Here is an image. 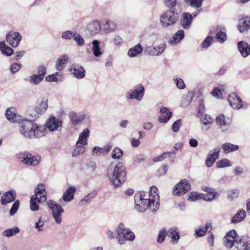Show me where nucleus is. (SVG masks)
Masks as SVG:
<instances>
[{
	"label": "nucleus",
	"mask_w": 250,
	"mask_h": 250,
	"mask_svg": "<svg viewBox=\"0 0 250 250\" xmlns=\"http://www.w3.org/2000/svg\"><path fill=\"white\" fill-rule=\"evenodd\" d=\"M100 44V42L98 40H94L92 42L91 50L95 57H99L102 55Z\"/></svg>",
	"instance_id": "nucleus-38"
},
{
	"label": "nucleus",
	"mask_w": 250,
	"mask_h": 250,
	"mask_svg": "<svg viewBox=\"0 0 250 250\" xmlns=\"http://www.w3.org/2000/svg\"><path fill=\"white\" fill-rule=\"evenodd\" d=\"M85 118L86 115L84 113L76 114L73 112L70 115V118L72 123L76 125L81 123Z\"/></svg>",
	"instance_id": "nucleus-37"
},
{
	"label": "nucleus",
	"mask_w": 250,
	"mask_h": 250,
	"mask_svg": "<svg viewBox=\"0 0 250 250\" xmlns=\"http://www.w3.org/2000/svg\"><path fill=\"white\" fill-rule=\"evenodd\" d=\"M232 166L231 161L226 158L222 159L216 163V167L219 168L230 167Z\"/></svg>",
	"instance_id": "nucleus-47"
},
{
	"label": "nucleus",
	"mask_w": 250,
	"mask_h": 250,
	"mask_svg": "<svg viewBox=\"0 0 250 250\" xmlns=\"http://www.w3.org/2000/svg\"><path fill=\"white\" fill-rule=\"evenodd\" d=\"M20 231L19 228L17 227H14L12 228L7 229L3 231L2 235L6 237H12L17 234H18Z\"/></svg>",
	"instance_id": "nucleus-44"
},
{
	"label": "nucleus",
	"mask_w": 250,
	"mask_h": 250,
	"mask_svg": "<svg viewBox=\"0 0 250 250\" xmlns=\"http://www.w3.org/2000/svg\"><path fill=\"white\" fill-rule=\"evenodd\" d=\"M191 189L189 182L187 179H182L176 184L173 188L172 193L175 196H181Z\"/></svg>",
	"instance_id": "nucleus-8"
},
{
	"label": "nucleus",
	"mask_w": 250,
	"mask_h": 250,
	"mask_svg": "<svg viewBox=\"0 0 250 250\" xmlns=\"http://www.w3.org/2000/svg\"><path fill=\"white\" fill-rule=\"evenodd\" d=\"M173 81L176 85L177 87L179 89H184L186 87V84L184 81L178 78H174Z\"/></svg>",
	"instance_id": "nucleus-55"
},
{
	"label": "nucleus",
	"mask_w": 250,
	"mask_h": 250,
	"mask_svg": "<svg viewBox=\"0 0 250 250\" xmlns=\"http://www.w3.org/2000/svg\"><path fill=\"white\" fill-rule=\"evenodd\" d=\"M75 32L67 31L63 32L62 34V38L66 40L73 39Z\"/></svg>",
	"instance_id": "nucleus-61"
},
{
	"label": "nucleus",
	"mask_w": 250,
	"mask_h": 250,
	"mask_svg": "<svg viewBox=\"0 0 250 250\" xmlns=\"http://www.w3.org/2000/svg\"><path fill=\"white\" fill-rule=\"evenodd\" d=\"M20 202L18 200L16 201L12 206L10 210V214L11 216L14 215L19 208Z\"/></svg>",
	"instance_id": "nucleus-59"
},
{
	"label": "nucleus",
	"mask_w": 250,
	"mask_h": 250,
	"mask_svg": "<svg viewBox=\"0 0 250 250\" xmlns=\"http://www.w3.org/2000/svg\"><path fill=\"white\" fill-rule=\"evenodd\" d=\"M32 197L37 199V202L39 203H42L46 201L47 194L44 186L43 185H38L35 189V194L32 195Z\"/></svg>",
	"instance_id": "nucleus-15"
},
{
	"label": "nucleus",
	"mask_w": 250,
	"mask_h": 250,
	"mask_svg": "<svg viewBox=\"0 0 250 250\" xmlns=\"http://www.w3.org/2000/svg\"><path fill=\"white\" fill-rule=\"evenodd\" d=\"M135 207L139 212H144L149 209L156 212L159 208L160 199L158 188L152 186L148 192L141 191L134 196Z\"/></svg>",
	"instance_id": "nucleus-1"
},
{
	"label": "nucleus",
	"mask_w": 250,
	"mask_h": 250,
	"mask_svg": "<svg viewBox=\"0 0 250 250\" xmlns=\"http://www.w3.org/2000/svg\"><path fill=\"white\" fill-rule=\"evenodd\" d=\"M167 235L168 237L171 238V243L173 244H176L179 241L180 234L177 228L172 227L169 228L167 231Z\"/></svg>",
	"instance_id": "nucleus-23"
},
{
	"label": "nucleus",
	"mask_w": 250,
	"mask_h": 250,
	"mask_svg": "<svg viewBox=\"0 0 250 250\" xmlns=\"http://www.w3.org/2000/svg\"><path fill=\"white\" fill-rule=\"evenodd\" d=\"M222 148L224 152L228 154L237 150L239 148V146L229 143H226L222 145Z\"/></svg>",
	"instance_id": "nucleus-40"
},
{
	"label": "nucleus",
	"mask_w": 250,
	"mask_h": 250,
	"mask_svg": "<svg viewBox=\"0 0 250 250\" xmlns=\"http://www.w3.org/2000/svg\"><path fill=\"white\" fill-rule=\"evenodd\" d=\"M103 25L104 31L107 33L114 32L117 29V25L116 22L109 20L104 21Z\"/></svg>",
	"instance_id": "nucleus-26"
},
{
	"label": "nucleus",
	"mask_w": 250,
	"mask_h": 250,
	"mask_svg": "<svg viewBox=\"0 0 250 250\" xmlns=\"http://www.w3.org/2000/svg\"><path fill=\"white\" fill-rule=\"evenodd\" d=\"M73 40L80 46H83L85 44L84 40L82 36L76 32L73 38Z\"/></svg>",
	"instance_id": "nucleus-50"
},
{
	"label": "nucleus",
	"mask_w": 250,
	"mask_h": 250,
	"mask_svg": "<svg viewBox=\"0 0 250 250\" xmlns=\"http://www.w3.org/2000/svg\"><path fill=\"white\" fill-rule=\"evenodd\" d=\"M94 198L93 194L89 193L82 199L78 203L80 206H83L89 203Z\"/></svg>",
	"instance_id": "nucleus-52"
},
{
	"label": "nucleus",
	"mask_w": 250,
	"mask_h": 250,
	"mask_svg": "<svg viewBox=\"0 0 250 250\" xmlns=\"http://www.w3.org/2000/svg\"><path fill=\"white\" fill-rule=\"evenodd\" d=\"M202 190L207 192V194H203V199L206 201H212L219 196V194L215 189L208 187H204Z\"/></svg>",
	"instance_id": "nucleus-19"
},
{
	"label": "nucleus",
	"mask_w": 250,
	"mask_h": 250,
	"mask_svg": "<svg viewBox=\"0 0 250 250\" xmlns=\"http://www.w3.org/2000/svg\"><path fill=\"white\" fill-rule=\"evenodd\" d=\"M170 154H171V153L169 152H164L162 155L155 157L153 159V161L155 162L162 161L164 159L169 157L170 156Z\"/></svg>",
	"instance_id": "nucleus-58"
},
{
	"label": "nucleus",
	"mask_w": 250,
	"mask_h": 250,
	"mask_svg": "<svg viewBox=\"0 0 250 250\" xmlns=\"http://www.w3.org/2000/svg\"><path fill=\"white\" fill-rule=\"evenodd\" d=\"M177 17L171 10L165 11L160 17V22L164 27H167L176 22Z\"/></svg>",
	"instance_id": "nucleus-7"
},
{
	"label": "nucleus",
	"mask_w": 250,
	"mask_h": 250,
	"mask_svg": "<svg viewBox=\"0 0 250 250\" xmlns=\"http://www.w3.org/2000/svg\"><path fill=\"white\" fill-rule=\"evenodd\" d=\"M113 42L115 45L121 46L123 43V39L120 36L116 35L114 36Z\"/></svg>",
	"instance_id": "nucleus-60"
},
{
	"label": "nucleus",
	"mask_w": 250,
	"mask_h": 250,
	"mask_svg": "<svg viewBox=\"0 0 250 250\" xmlns=\"http://www.w3.org/2000/svg\"><path fill=\"white\" fill-rule=\"evenodd\" d=\"M48 108V99L44 96H40L36 99L34 108L29 107L26 114L31 118L37 119L39 116L43 115Z\"/></svg>",
	"instance_id": "nucleus-5"
},
{
	"label": "nucleus",
	"mask_w": 250,
	"mask_h": 250,
	"mask_svg": "<svg viewBox=\"0 0 250 250\" xmlns=\"http://www.w3.org/2000/svg\"><path fill=\"white\" fill-rule=\"evenodd\" d=\"M235 249L238 250H250V238L245 236L239 238Z\"/></svg>",
	"instance_id": "nucleus-24"
},
{
	"label": "nucleus",
	"mask_w": 250,
	"mask_h": 250,
	"mask_svg": "<svg viewBox=\"0 0 250 250\" xmlns=\"http://www.w3.org/2000/svg\"><path fill=\"white\" fill-rule=\"evenodd\" d=\"M167 230L164 228H162L160 230L157 238V242L158 243L161 244L164 241L166 236L167 235Z\"/></svg>",
	"instance_id": "nucleus-54"
},
{
	"label": "nucleus",
	"mask_w": 250,
	"mask_h": 250,
	"mask_svg": "<svg viewBox=\"0 0 250 250\" xmlns=\"http://www.w3.org/2000/svg\"><path fill=\"white\" fill-rule=\"evenodd\" d=\"M62 126V122L53 116H51L46 120L45 124V129L50 131H58L61 129Z\"/></svg>",
	"instance_id": "nucleus-12"
},
{
	"label": "nucleus",
	"mask_w": 250,
	"mask_h": 250,
	"mask_svg": "<svg viewBox=\"0 0 250 250\" xmlns=\"http://www.w3.org/2000/svg\"><path fill=\"white\" fill-rule=\"evenodd\" d=\"M211 230V225L210 223H207L205 227L196 229L195 230L196 234L199 237L204 236L206 232H209Z\"/></svg>",
	"instance_id": "nucleus-39"
},
{
	"label": "nucleus",
	"mask_w": 250,
	"mask_h": 250,
	"mask_svg": "<svg viewBox=\"0 0 250 250\" xmlns=\"http://www.w3.org/2000/svg\"><path fill=\"white\" fill-rule=\"evenodd\" d=\"M69 60L68 55H60L57 59L55 63V68L58 71H62L65 69Z\"/></svg>",
	"instance_id": "nucleus-20"
},
{
	"label": "nucleus",
	"mask_w": 250,
	"mask_h": 250,
	"mask_svg": "<svg viewBox=\"0 0 250 250\" xmlns=\"http://www.w3.org/2000/svg\"><path fill=\"white\" fill-rule=\"evenodd\" d=\"M43 78L38 74H33L27 79L28 82L32 84L38 85L42 81Z\"/></svg>",
	"instance_id": "nucleus-46"
},
{
	"label": "nucleus",
	"mask_w": 250,
	"mask_h": 250,
	"mask_svg": "<svg viewBox=\"0 0 250 250\" xmlns=\"http://www.w3.org/2000/svg\"><path fill=\"white\" fill-rule=\"evenodd\" d=\"M238 48L243 57H246L250 54V45L246 42H239L238 43Z\"/></svg>",
	"instance_id": "nucleus-29"
},
{
	"label": "nucleus",
	"mask_w": 250,
	"mask_h": 250,
	"mask_svg": "<svg viewBox=\"0 0 250 250\" xmlns=\"http://www.w3.org/2000/svg\"><path fill=\"white\" fill-rule=\"evenodd\" d=\"M5 116L9 121L14 123H19L20 126L21 123L25 120L22 117L17 113L16 109L13 107L7 109Z\"/></svg>",
	"instance_id": "nucleus-13"
},
{
	"label": "nucleus",
	"mask_w": 250,
	"mask_h": 250,
	"mask_svg": "<svg viewBox=\"0 0 250 250\" xmlns=\"http://www.w3.org/2000/svg\"><path fill=\"white\" fill-rule=\"evenodd\" d=\"M64 79L63 73L57 72L45 77V81L48 82H59L62 81Z\"/></svg>",
	"instance_id": "nucleus-32"
},
{
	"label": "nucleus",
	"mask_w": 250,
	"mask_h": 250,
	"mask_svg": "<svg viewBox=\"0 0 250 250\" xmlns=\"http://www.w3.org/2000/svg\"><path fill=\"white\" fill-rule=\"evenodd\" d=\"M46 73V67L41 65L38 67V75L41 76L42 78H44V76Z\"/></svg>",
	"instance_id": "nucleus-64"
},
{
	"label": "nucleus",
	"mask_w": 250,
	"mask_h": 250,
	"mask_svg": "<svg viewBox=\"0 0 250 250\" xmlns=\"http://www.w3.org/2000/svg\"><path fill=\"white\" fill-rule=\"evenodd\" d=\"M115 238L120 245H125L127 242H132L135 239L134 233L125 227L123 223H119L115 228Z\"/></svg>",
	"instance_id": "nucleus-4"
},
{
	"label": "nucleus",
	"mask_w": 250,
	"mask_h": 250,
	"mask_svg": "<svg viewBox=\"0 0 250 250\" xmlns=\"http://www.w3.org/2000/svg\"><path fill=\"white\" fill-rule=\"evenodd\" d=\"M71 74L78 79L83 78L85 75L83 67L78 65H72L69 68Z\"/></svg>",
	"instance_id": "nucleus-21"
},
{
	"label": "nucleus",
	"mask_w": 250,
	"mask_h": 250,
	"mask_svg": "<svg viewBox=\"0 0 250 250\" xmlns=\"http://www.w3.org/2000/svg\"><path fill=\"white\" fill-rule=\"evenodd\" d=\"M47 205L54 222L58 225H61L62 222V214L64 209L59 204L54 201L50 200L47 202Z\"/></svg>",
	"instance_id": "nucleus-6"
},
{
	"label": "nucleus",
	"mask_w": 250,
	"mask_h": 250,
	"mask_svg": "<svg viewBox=\"0 0 250 250\" xmlns=\"http://www.w3.org/2000/svg\"><path fill=\"white\" fill-rule=\"evenodd\" d=\"M21 36L18 32H10L6 36V41L12 47H16L19 44Z\"/></svg>",
	"instance_id": "nucleus-17"
},
{
	"label": "nucleus",
	"mask_w": 250,
	"mask_h": 250,
	"mask_svg": "<svg viewBox=\"0 0 250 250\" xmlns=\"http://www.w3.org/2000/svg\"><path fill=\"white\" fill-rule=\"evenodd\" d=\"M184 37V32L182 30L177 31L169 40L170 43H177Z\"/></svg>",
	"instance_id": "nucleus-42"
},
{
	"label": "nucleus",
	"mask_w": 250,
	"mask_h": 250,
	"mask_svg": "<svg viewBox=\"0 0 250 250\" xmlns=\"http://www.w3.org/2000/svg\"><path fill=\"white\" fill-rule=\"evenodd\" d=\"M107 176L115 187H120L125 180V167L121 163H118L115 166L110 165L107 169Z\"/></svg>",
	"instance_id": "nucleus-3"
},
{
	"label": "nucleus",
	"mask_w": 250,
	"mask_h": 250,
	"mask_svg": "<svg viewBox=\"0 0 250 250\" xmlns=\"http://www.w3.org/2000/svg\"><path fill=\"white\" fill-rule=\"evenodd\" d=\"M216 39L220 42H224L227 39L226 33L222 31L218 32L216 34Z\"/></svg>",
	"instance_id": "nucleus-62"
},
{
	"label": "nucleus",
	"mask_w": 250,
	"mask_h": 250,
	"mask_svg": "<svg viewBox=\"0 0 250 250\" xmlns=\"http://www.w3.org/2000/svg\"><path fill=\"white\" fill-rule=\"evenodd\" d=\"M200 120L202 123L204 125V126H202V128H204L206 129H208L210 127L214 121V119L208 114L202 115Z\"/></svg>",
	"instance_id": "nucleus-35"
},
{
	"label": "nucleus",
	"mask_w": 250,
	"mask_h": 250,
	"mask_svg": "<svg viewBox=\"0 0 250 250\" xmlns=\"http://www.w3.org/2000/svg\"><path fill=\"white\" fill-rule=\"evenodd\" d=\"M239 239L235 230L229 231L223 239L224 246L228 248L234 247L235 248L237 243Z\"/></svg>",
	"instance_id": "nucleus-10"
},
{
	"label": "nucleus",
	"mask_w": 250,
	"mask_h": 250,
	"mask_svg": "<svg viewBox=\"0 0 250 250\" xmlns=\"http://www.w3.org/2000/svg\"><path fill=\"white\" fill-rule=\"evenodd\" d=\"M87 30L92 36L97 35L101 30L100 22L95 21L90 22L87 26Z\"/></svg>",
	"instance_id": "nucleus-22"
},
{
	"label": "nucleus",
	"mask_w": 250,
	"mask_h": 250,
	"mask_svg": "<svg viewBox=\"0 0 250 250\" xmlns=\"http://www.w3.org/2000/svg\"><path fill=\"white\" fill-rule=\"evenodd\" d=\"M192 21V17L191 14L185 13L182 14L181 25L185 29L189 27Z\"/></svg>",
	"instance_id": "nucleus-34"
},
{
	"label": "nucleus",
	"mask_w": 250,
	"mask_h": 250,
	"mask_svg": "<svg viewBox=\"0 0 250 250\" xmlns=\"http://www.w3.org/2000/svg\"><path fill=\"white\" fill-rule=\"evenodd\" d=\"M246 216V212L245 210L241 209L234 215L231 219V222L233 223L242 221Z\"/></svg>",
	"instance_id": "nucleus-41"
},
{
	"label": "nucleus",
	"mask_w": 250,
	"mask_h": 250,
	"mask_svg": "<svg viewBox=\"0 0 250 250\" xmlns=\"http://www.w3.org/2000/svg\"><path fill=\"white\" fill-rule=\"evenodd\" d=\"M160 115L159 117V121L162 123H167L172 116V113L169 110L165 107H163L160 109Z\"/></svg>",
	"instance_id": "nucleus-25"
},
{
	"label": "nucleus",
	"mask_w": 250,
	"mask_h": 250,
	"mask_svg": "<svg viewBox=\"0 0 250 250\" xmlns=\"http://www.w3.org/2000/svg\"><path fill=\"white\" fill-rule=\"evenodd\" d=\"M166 45L162 43L157 46H147L145 49V53L149 56H158L161 55L165 50Z\"/></svg>",
	"instance_id": "nucleus-14"
},
{
	"label": "nucleus",
	"mask_w": 250,
	"mask_h": 250,
	"mask_svg": "<svg viewBox=\"0 0 250 250\" xmlns=\"http://www.w3.org/2000/svg\"><path fill=\"white\" fill-rule=\"evenodd\" d=\"M250 28V20L247 18L242 19L240 20L239 23L238 25L239 31L243 33L248 30Z\"/></svg>",
	"instance_id": "nucleus-36"
},
{
	"label": "nucleus",
	"mask_w": 250,
	"mask_h": 250,
	"mask_svg": "<svg viewBox=\"0 0 250 250\" xmlns=\"http://www.w3.org/2000/svg\"><path fill=\"white\" fill-rule=\"evenodd\" d=\"M19 131L24 137L28 139L40 138L46 134L44 126L26 119L21 123Z\"/></svg>",
	"instance_id": "nucleus-2"
},
{
	"label": "nucleus",
	"mask_w": 250,
	"mask_h": 250,
	"mask_svg": "<svg viewBox=\"0 0 250 250\" xmlns=\"http://www.w3.org/2000/svg\"><path fill=\"white\" fill-rule=\"evenodd\" d=\"M220 150V148H215L212 152H210L209 156L212 157L213 160H216L219 157Z\"/></svg>",
	"instance_id": "nucleus-63"
},
{
	"label": "nucleus",
	"mask_w": 250,
	"mask_h": 250,
	"mask_svg": "<svg viewBox=\"0 0 250 250\" xmlns=\"http://www.w3.org/2000/svg\"><path fill=\"white\" fill-rule=\"evenodd\" d=\"M213 38L211 36L207 37L201 44V46L204 48H208L213 42Z\"/></svg>",
	"instance_id": "nucleus-56"
},
{
	"label": "nucleus",
	"mask_w": 250,
	"mask_h": 250,
	"mask_svg": "<svg viewBox=\"0 0 250 250\" xmlns=\"http://www.w3.org/2000/svg\"><path fill=\"white\" fill-rule=\"evenodd\" d=\"M16 197V192L14 190L8 191L4 193L1 198V203L6 204L13 201Z\"/></svg>",
	"instance_id": "nucleus-27"
},
{
	"label": "nucleus",
	"mask_w": 250,
	"mask_h": 250,
	"mask_svg": "<svg viewBox=\"0 0 250 250\" xmlns=\"http://www.w3.org/2000/svg\"><path fill=\"white\" fill-rule=\"evenodd\" d=\"M86 149V146L76 144V147L72 152V156L76 157L78 155L83 154Z\"/></svg>",
	"instance_id": "nucleus-48"
},
{
	"label": "nucleus",
	"mask_w": 250,
	"mask_h": 250,
	"mask_svg": "<svg viewBox=\"0 0 250 250\" xmlns=\"http://www.w3.org/2000/svg\"><path fill=\"white\" fill-rule=\"evenodd\" d=\"M225 90V86L222 84L219 85L217 87L213 88V89L210 92V94L216 99H222Z\"/></svg>",
	"instance_id": "nucleus-33"
},
{
	"label": "nucleus",
	"mask_w": 250,
	"mask_h": 250,
	"mask_svg": "<svg viewBox=\"0 0 250 250\" xmlns=\"http://www.w3.org/2000/svg\"><path fill=\"white\" fill-rule=\"evenodd\" d=\"M228 101L233 109H239L243 107L242 100L235 93H232L229 95Z\"/></svg>",
	"instance_id": "nucleus-18"
},
{
	"label": "nucleus",
	"mask_w": 250,
	"mask_h": 250,
	"mask_svg": "<svg viewBox=\"0 0 250 250\" xmlns=\"http://www.w3.org/2000/svg\"><path fill=\"white\" fill-rule=\"evenodd\" d=\"M0 49L2 53L7 56H10L14 53V50L4 42H0Z\"/></svg>",
	"instance_id": "nucleus-43"
},
{
	"label": "nucleus",
	"mask_w": 250,
	"mask_h": 250,
	"mask_svg": "<svg viewBox=\"0 0 250 250\" xmlns=\"http://www.w3.org/2000/svg\"><path fill=\"white\" fill-rule=\"evenodd\" d=\"M76 190V188L75 187H69L63 193L62 196L63 201L66 202L72 201L74 198V194Z\"/></svg>",
	"instance_id": "nucleus-31"
},
{
	"label": "nucleus",
	"mask_w": 250,
	"mask_h": 250,
	"mask_svg": "<svg viewBox=\"0 0 250 250\" xmlns=\"http://www.w3.org/2000/svg\"><path fill=\"white\" fill-rule=\"evenodd\" d=\"M37 202V199L31 197L30 201V208L32 211H37L39 210V207Z\"/></svg>",
	"instance_id": "nucleus-57"
},
{
	"label": "nucleus",
	"mask_w": 250,
	"mask_h": 250,
	"mask_svg": "<svg viewBox=\"0 0 250 250\" xmlns=\"http://www.w3.org/2000/svg\"><path fill=\"white\" fill-rule=\"evenodd\" d=\"M185 2L189 5L191 7L198 8L202 4L203 0H184Z\"/></svg>",
	"instance_id": "nucleus-49"
},
{
	"label": "nucleus",
	"mask_w": 250,
	"mask_h": 250,
	"mask_svg": "<svg viewBox=\"0 0 250 250\" xmlns=\"http://www.w3.org/2000/svg\"><path fill=\"white\" fill-rule=\"evenodd\" d=\"M90 131L88 128L84 129L79 135L76 144L86 146L87 144L88 137L89 136Z\"/></svg>",
	"instance_id": "nucleus-28"
},
{
	"label": "nucleus",
	"mask_w": 250,
	"mask_h": 250,
	"mask_svg": "<svg viewBox=\"0 0 250 250\" xmlns=\"http://www.w3.org/2000/svg\"><path fill=\"white\" fill-rule=\"evenodd\" d=\"M164 5L170 9H174L178 4V0H164Z\"/></svg>",
	"instance_id": "nucleus-53"
},
{
	"label": "nucleus",
	"mask_w": 250,
	"mask_h": 250,
	"mask_svg": "<svg viewBox=\"0 0 250 250\" xmlns=\"http://www.w3.org/2000/svg\"><path fill=\"white\" fill-rule=\"evenodd\" d=\"M19 159L24 164L28 166L36 167L41 162V157L39 156H34L29 153H24L20 155Z\"/></svg>",
	"instance_id": "nucleus-9"
},
{
	"label": "nucleus",
	"mask_w": 250,
	"mask_h": 250,
	"mask_svg": "<svg viewBox=\"0 0 250 250\" xmlns=\"http://www.w3.org/2000/svg\"><path fill=\"white\" fill-rule=\"evenodd\" d=\"M143 51V47L140 44H138L128 50L127 55L130 58H134L141 55Z\"/></svg>",
	"instance_id": "nucleus-30"
},
{
	"label": "nucleus",
	"mask_w": 250,
	"mask_h": 250,
	"mask_svg": "<svg viewBox=\"0 0 250 250\" xmlns=\"http://www.w3.org/2000/svg\"><path fill=\"white\" fill-rule=\"evenodd\" d=\"M123 155V151L118 147H115L112 150L111 157L114 159H119Z\"/></svg>",
	"instance_id": "nucleus-51"
},
{
	"label": "nucleus",
	"mask_w": 250,
	"mask_h": 250,
	"mask_svg": "<svg viewBox=\"0 0 250 250\" xmlns=\"http://www.w3.org/2000/svg\"><path fill=\"white\" fill-rule=\"evenodd\" d=\"M216 123L220 128L224 131L229 128L231 122L229 118L226 117L224 114H221L216 117Z\"/></svg>",
	"instance_id": "nucleus-16"
},
{
	"label": "nucleus",
	"mask_w": 250,
	"mask_h": 250,
	"mask_svg": "<svg viewBox=\"0 0 250 250\" xmlns=\"http://www.w3.org/2000/svg\"><path fill=\"white\" fill-rule=\"evenodd\" d=\"M203 194L196 192L191 191L188 195V200L189 201H196L203 199Z\"/></svg>",
	"instance_id": "nucleus-45"
},
{
	"label": "nucleus",
	"mask_w": 250,
	"mask_h": 250,
	"mask_svg": "<svg viewBox=\"0 0 250 250\" xmlns=\"http://www.w3.org/2000/svg\"><path fill=\"white\" fill-rule=\"evenodd\" d=\"M145 92L144 87L141 84L135 86L133 89L128 91L126 94V98L128 99H135L138 101L142 100Z\"/></svg>",
	"instance_id": "nucleus-11"
}]
</instances>
